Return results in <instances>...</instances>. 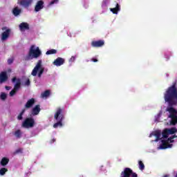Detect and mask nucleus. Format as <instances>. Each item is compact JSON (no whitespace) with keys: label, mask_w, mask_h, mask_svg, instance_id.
<instances>
[{"label":"nucleus","mask_w":177,"mask_h":177,"mask_svg":"<svg viewBox=\"0 0 177 177\" xmlns=\"http://www.w3.org/2000/svg\"><path fill=\"white\" fill-rule=\"evenodd\" d=\"M165 102L169 103V106H176L177 104V87L176 82H174L166 91L164 95Z\"/></svg>","instance_id":"1"},{"label":"nucleus","mask_w":177,"mask_h":177,"mask_svg":"<svg viewBox=\"0 0 177 177\" xmlns=\"http://www.w3.org/2000/svg\"><path fill=\"white\" fill-rule=\"evenodd\" d=\"M41 55H42V52L39 50V47L35 48V46L32 45L30 46L28 55L24 57V60L28 62L32 59H38Z\"/></svg>","instance_id":"2"},{"label":"nucleus","mask_w":177,"mask_h":177,"mask_svg":"<svg viewBox=\"0 0 177 177\" xmlns=\"http://www.w3.org/2000/svg\"><path fill=\"white\" fill-rule=\"evenodd\" d=\"M54 118L57 121V122L53 124V128H62L63 127V120H64V115H63V109L58 108L55 114L54 115Z\"/></svg>","instance_id":"3"},{"label":"nucleus","mask_w":177,"mask_h":177,"mask_svg":"<svg viewBox=\"0 0 177 177\" xmlns=\"http://www.w3.org/2000/svg\"><path fill=\"white\" fill-rule=\"evenodd\" d=\"M44 71H45V68L42 66V60L39 59L32 71L31 75L37 77V74L38 77L41 78V77H42V74H44Z\"/></svg>","instance_id":"4"},{"label":"nucleus","mask_w":177,"mask_h":177,"mask_svg":"<svg viewBox=\"0 0 177 177\" xmlns=\"http://www.w3.org/2000/svg\"><path fill=\"white\" fill-rule=\"evenodd\" d=\"M167 111L169 113V118H171L170 125L175 126L177 124V111L171 106L167 109Z\"/></svg>","instance_id":"5"},{"label":"nucleus","mask_w":177,"mask_h":177,"mask_svg":"<svg viewBox=\"0 0 177 177\" xmlns=\"http://www.w3.org/2000/svg\"><path fill=\"white\" fill-rule=\"evenodd\" d=\"M138 177V174L133 172L129 167H126L124 169L123 171L120 174V177Z\"/></svg>","instance_id":"6"},{"label":"nucleus","mask_w":177,"mask_h":177,"mask_svg":"<svg viewBox=\"0 0 177 177\" xmlns=\"http://www.w3.org/2000/svg\"><path fill=\"white\" fill-rule=\"evenodd\" d=\"M35 125V120L32 118H26L22 123L23 128H32Z\"/></svg>","instance_id":"7"},{"label":"nucleus","mask_w":177,"mask_h":177,"mask_svg":"<svg viewBox=\"0 0 177 177\" xmlns=\"http://www.w3.org/2000/svg\"><path fill=\"white\" fill-rule=\"evenodd\" d=\"M1 30L2 31H4L1 34V41H6V39H8V38H9L10 36L11 30L10 28H8L6 27L2 28Z\"/></svg>","instance_id":"8"},{"label":"nucleus","mask_w":177,"mask_h":177,"mask_svg":"<svg viewBox=\"0 0 177 177\" xmlns=\"http://www.w3.org/2000/svg\"><path fill=\"white\" fill-rule=\"evenodd\" d=\"M12 82L13 84H15V82H16V84H15L14 86V89L15 91H19V89L20 88V87L21 86V80L20 78H18L16 77H14L12 79Z\"/></svg>","instance_id":"9"},{"label":"nucleus","mask_w":177,"mask_h":177,"mask_svg":"<svg viewBox=\"0 0 177 177\" xmlns=\"http://www.w3.org/2000/svg\"><path fill=\"white\" fill-rule=\"evenodd\" d=\"M104 45V40L93 41L91 42V46H93V48H102Z\"/></svg>","instance_id":"10"},{"label":"nucleus","mask_w":177,"mask_h":177,"mask_svg":"<svg viewBox=\"0 0 177 177\" xmlns=\"http://www.w3.org/2000/svg\"><path fill=\"white\" fill-rule=\"evenodd\" d=\"M44 3L42 0L38 1L35 6V12H39L41 9H44Z\"/></svg>","instance_id":"11"},{"label":"nucleus","mask_w":177,"mask_h":177,"mask_svg":"<svg viewBox=\"0 0 177 177\" xmlns=\"http://www.w3.org/2000/svg\"><path fill=\"white\" fill-rule=\"evenodd\" d=\"M8 73L6 71H3L0 73V84H3V82H6L8 80Z\"/></svg>","instance_id":"12"},{"label":"nucleus","mask_w":177,"mask_h":177,"mask_svg":"<svg viewBox=\"0 0 177 177\" xmlns=\"http://www.w3.org/2000/svg\"><path fill=\"white\" fill-rule=\"evenodd\" d=\"M65 59L62 57H57L53 62L54 66H57V67H60V66H63L64 64Z\"/></svg>","instance_id":"13"},{"label":"nucleus","mask_w":177,"mask_h":177,"mask_svg":"<svg viewBox=\"0 0 177 177\" xmlns=\"http://www.w3.org/2000/svg\"><path fill=\"white\" fill-rule=\"evenodd\" d=\"M162 144L160 145V149L164 150L165 149H171L172 147V144H168L166 140H161Z\"/></svg>","instance_id":"14"},{"label":"nucleus","mask_w":177,"mask_h":177,"mask_svg":"<svg viewBox=\"0 0 177 177\" xmlns=\"http://www.w3.org/2000/svg\"><path fill=\"white\" fill-rule=\"evenodd\" d=\"M20 31H26V30H30V25L28 23L22 22L19 26Z\"/></svg>","instance_id":"15"},{"label":"nucleus","mask_w":177,"mask_h":177,"mask_svg":"<svg viewBox=\"0 0 177 177\" xmlns=\"http://www.w3.org/2000/svg\"><path fill=\"white\" fill-rule=\"evenodd\" d=\"M34 0H21L20 5L24 8H28L32 3Z\"/></svg>","instance_id":"16"},{"label":"nucleus","mask_w":177,"mask_h":177,"mask_svg":"<svg viewBox=\"0 0 177 177\" xmlns=\"http://www.w3.org/2000/svg\"><path fill=\"white\" fill-rule=\"evenodd\" d=\"M34 104H35V99L31 98L27 101L26 104H25V109H31Z\"/></svg>","instance_id":"17"},{"label":"nucleus","mask_w":177,"mask_h":177,"mask_svg":"<svg viewBox=\"0 0 177 177\" xmlns=\"http://www.w3.org/2000/svg\"><path fill=\"white\" fill-rule=\"evenodd\" d=\"M40 111L41 106L37 104L32 109V115H38Z\"/></svg>","instance_id":"18"},{"label":"nucleus","mask_w":177,"mask_h":177,"mask_svg":"<svg viewBox=\"0 0 177 177\" xmlns=\"http://www.w3.org/2000/svg\"><path fill=\"white\" fill-rule=\"evenodd\" d=\"M111 12L113 13V15H117L120 10H121V8L120 6V4L118 3H116L115 8H110Z\"/></svg>","instance_id":"19"},{"label":"nucleus","mask_w":177,"mask_h":177,"mask_svg":"<svg viewBox=\"0 0 177 177\" xmlns=\"http://www.w3.org/2000/svg\"><path fill=\"white\" fill-rule=\"evenodd\" d=\"M12 13L14 16L17 17L21 13V9L19 8V7H15L12 10Z\"/></svg>","instance_id":"20"},{"label":"nucleus","mask_w":177,"mask_h":177,"mask_svg":"<svg viewBox=\"0 0 177 177\" xmlns=\"http://www.w3.org/2000/svg\"><path fill=\"white\" fill-rule=\"evenodd\" d=\"M1 165H2V167H6V165H8V164H9V158H3L0 162Z\"/></svg>","instance_id":"21"},{"label":"nucleus","mask_w":177,"mask_h":177,"mask_svg":"<svg viewBox=\"0 0 177 177\" xmlns=\"http://www.w3.org/2000/svg\"><path fill=\"white\" fill-rule=\"evenodd\" d=\"M50 95V90H46L44 92L41 93V97L43 99L45 97H48Z\"/></svg>","instance_id":"22"},{"label":"nucleus","mask_w":177,"mask_h":177,"mask_svg":"<svg viewBox=\"0 0 177 177\" xmlns=\"http://www.w3.org/2000/svg\"><path fill=\"white\" fill-rule=\"evenodd\" d=\"M153 136H156V142L158 140H160V139H161V131H156L153 133Z\"/></svg>","instance_id":"23"},{"label":"nucleus","mask_w":177,"mask_h":177,"mask_svg":"<svg viewBox=\"0 0 177 177\" xmlns=\"http://www.w3.org/2000/svg\"><path fill=\"white\" fill-rule=\"evenodd\" d=\"M167 132H169V135H174V133H176L177 129L176 127H172L171 129H167Z\"/></svg>","instance_id":"24"},{"label":"nucleus","mask_w":177,"mask_h":177,"mask_svg":"<svg viewBox=\"0 0 177 177\" xmlns=\"http://www.w3.org/2000/svg\"><path fill=\"white\" fill-rule=\"evenodd\" d=\"M162 138L167 139V138H168V136H169V133L168 132V130L167 129H165L162 132Z\"/></svg>","instance_id":"25"},{"label":"nucleus","mask_w":177,"mask_h":177,"mask_svg":"<svg viewBox=\"0 0 177 177\" xmlns=\"http://www.w3.org/2000/svg\"><path fill=\"white\" fill-rule=\"evenodd\" d=\"M138 168L140 171H143L145 169V163L142 160H138Z\"/></svg>","instance_id":"26"},{"label":"nucleus","mask_w":177,"mask_h":177,"mask_svg":"<svg viewBox=\"0 0 177 177\" xmlns=\"http://www.w3.org/2000/svg\"><path fill=\"white\" fill-rule=\"evenodd\" d=\"M57 53V50L50 49L46 51V55H56Z\"/></svg>","instance_id":"27"},{"label":"nucleus","mask_w":177,"mask_h":177,"mask_svg":"<svg viewBox=\"0 0 177 177\" xmlns=\"http://www.w3.org/2000/svg\"><path fill=\"white\" fill-rule=\"evenodd\" d=\"M175 138H177L176 135H174V136H171L167 140H166V141L167 142L168 144L169 143H174L175 142V140H174V139H175Z\"/></svg>","instance_id":"28"},{"label":"nucleus","mask_w":177,"mask_h":177,"mask_svg":"<svg viewBox=\"0 0 177 177\" xmlns=\"http://www.w3.org/2000/svg\"><path fill=\"white\" fill-rule=\"evenodd\" d=\"M15 136H16V138H17L18 139H20V138H21V131L20 129L17 130L15 133H14Z\"/></svg>","instance_id":"29"},{"label":"nucleus","mask_w":177,"mask_h":177,"mask_svg":"<svg viewBox=\"0 0 177 177\" xmlns=\"http://www.w3.org/2000/svg\"><path fill=\"white\" fill-rule=\"evenodd\" d=\"M24 113H26V109H22V111H21L19 115L17 116V119L19 120H23V115H24Z\"/></svg>","instance_id":"30"},{"label":"nucleus","mask_w":177,"mask_h":177,"mask_svg":"<svg viewBox=\"0 0 177 177\" xmlns=\"http://www.w3.org/2000/svg\"><path fill=\"white\" fill-rule=\"evenodd\" d=\"M6 172H8V169H6L5 167L0 169V175L1 176H3V175H5V174H6Z\"/></svg>","instance_id":"31"},{"label":"nucleus","mask_w":177,"mask_h":177,"mask_svg":"<svg viewBox=\"0 0 177 177\" xmlns=\"http://www.w3.org/2000/svg\"><path fill=\"white\" fill-rule=\"evenodd\" d=\"M6 97H8V95L5 93H1L0 95V99L1 100H6Z\"/></svg>","instance_id":"32"},{"label":"nucleus","mask_w":177,"mask_h":177,"mask_svg":"<svg viewBox=\"0 0 177 177\" xmlns=\"http://www.w3.org/2000/svg\"><path fill=\"white\" fill-rule=\"evenodd\" d=\"M55 3H59V0H53L48 3V6H52V5H55Z\"/></svg>","instance_id":"33"},{"label":"nucleus","mask_w":177,"mask_h":177,"mask_svg":"<svg viewBox=\"0 0 177 177\" xmlns=\"http://www.w3.org/2000/svg\"><path fill=\"white\" fill-rule=\"evenodd\" d=\"M17 92V90H15V88H13L10 92V96H15V95H16Z\"/></svg>","instance_id":"34"},{"label":"nucleus","mask_w":177,"mask_h":177,"mask_svg":"<svg viewBox=\"0 0 177 177\" xmlns=\"http://www.w3.org/2000/svg\"><path fill=\"white\" fill-rule=\"evenodd\" d=\"M20 153H23V149L21 148H19L18 149H17L15 152L14 154H19Z\"/></svg>","instance_id":"35"},{"label":"nucleus","mask_w":177,"mask_h":177,"mask_svg":"<svg viewBox=\"0 0 177 177\" xmlns=\"http://www.w3.org/2000/svg\"><path fill=\"white\" fill-rule=\"evenodd\" d=\"M30 84H31V82L30 81V79H27L26 81L24 83V85L26 86H30Z\"/></svg>","instance_id":"36"},{"label":"nucleus","mask_w":177,"mask_h":177,"mask_svg":"<svg viewBox=\"0 0 177 177\" xmlns=\"http://www.w3.org/2000/svg\"><path fill=\"white\" fill-rule=\"evenodd\" d=\"M69 62H75V56H72L70 59H69Z\"/></svg>","instance_id":"37"},{"label":"nucleus","mask_w":177,"mask_h":177,"mask_svg":"<svg viewBox=\"0 0 177 177\" xmlns=\"http://www.w3.org/2000/svg\"><path fill=\"white\" fill-rule=\"evenodd\" d=\"M91 62H93V63H97V59L96 58H92Z\"/></svg>","instance_id":"38"},{"label":"nucleus","mask_w":177,"mask_h":177,"mask_svg":"<svg viewBox=\"0 0 177 177\" xmlns=\"http://www.w3.org/2000/svg\"><path fill=\"white\" fill-rule=\"evenodd\" d=\"M8 64H12V63H13V59H8Z\"/></svg>","instance_id":"39"},{"label":"nucleus","mask_w":177,"mask_h":177,"mask_svg":"<svg viewBox=\"0 0 177 177\" xmlns=\"http://www.w3.org/2000/svg\"><path fill=\"white\" fill-rule=\"evenodd\" d=\"M55 142H56V139L53 138V139L50 140V143H55Z\"/></svg>","instance_id":"40"},{"label":"nucleus","mask_w":177,"mask_h":177,"mask_svg":"<svg viewBox=\"0 0 177 177\" xmlns=\"http://www.w3.org/2000/svg\"><path fill=\"white\" fill-rule=\"evenodd\" d=\"M6 91H10V86H6Z\"/></svg>","instance_id":"41"},{"label":"nucleus","mask_w":177,"mask_h":177,"mask_svg":"<svg viewBox=\"0 0 177 177\" xmlns=\"http://www.w3.org/2000/svg\"><path fill=\"white\" fill-rule=\"evenodd\" d=\"M163 177H169L168 175H165Z\"/></svg>","instance_id":"42"},{"label":"nucleus","mask_w":177,"mask_h":177,"mask_svg":"<svg viewBox=\"0 0 177 177\" xmlns=\"http://www.w3.org/2000/svg\"><path fill=\"white\" fill-rule=\"evenodd\" d=\"M103 3H104V4L106 5V1H103Z\"/></svg>","instance_id":"43"},{"label":"nucleus","mask_w":177,"mask_h":177,"mask_svg":"<svg viewBox=\"0 0 177 177\" xmlns=\"http://www.w3.org/2000/svg\"><path fill=\"white\" fill-rule=\"evenodd\" d=\"M82 177H84V176H82Z\"/></svg>","instance_id":"44"}]
</instances>
